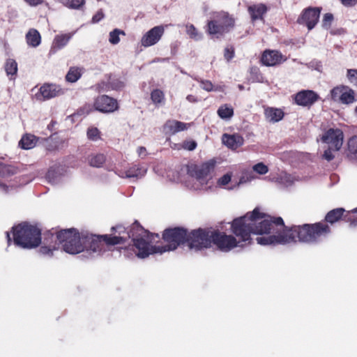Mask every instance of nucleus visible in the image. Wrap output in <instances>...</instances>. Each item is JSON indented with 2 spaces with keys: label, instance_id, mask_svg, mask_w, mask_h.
<instances>
[{
  "label": "nucleus",
  "instance_id": "c9c22d12",
  "mask_svg": "<svg viewBox=\"0 0 357 357\" xmlns=\"http://www.w3.org/2000/svg\"><path fill=\"white\" fill-rule=\"evenodd\" d=\"M80 69L77 67H70L66 75V79L68 82L74 83L81 77Z\"/></svg>",
  "mask_w": 357,
  "mask_h": 357
},
{
  "label": "nucleus",
  "instance_id": "f704fd0d",
  "mask_svg": "<svg viewBox=\"0 0 357 357\" xmlns=\"http://www.w3.org/2000/svg\"><path fill=\"white\" fill-rule=\"evenodd\" d=\"M218 116L222 119H228L233 116L234 109L227 104L221 105L217 111Z\"/></svg>",
  "mask_w": 357,
  "mask_h": 357
},
{
  "label": "nucleus",
  "instance_id": "6e6552de",
  "mask_svg": "<svg viewBox=\"0 0 357 357\" xmlns=\"http://www.w3.org/2000/svg\"><path fill=\"white\" fill-rule=\"evenodd\" d=\"M188 230L182 227L165 229L162 235L163 241L167 243L160 246L162 253L175 250L180 245L187 244Z\"/></svg>",
  "mask_w": 357,
  "mask_h": 357
},
{
  "label": "nucleus",
  "instance_id": "13d9d810",
  "mask_svg": "<svg viewBox=\"0 0 357 357\" xmlns=\"http://www.w3.org/2000/svg\"><path fill=\"white\" fill-rule=\"evenodd\" d=\"M8 167L0 162V176H3L8 172Z\"/></svg>",
  "mask_w": 357,
  "mask_h": 357
},
{
  "label": "nucleus",
  "instance_id": "6ab92c4d",
  "mask_svg": "<svg viewBox=\"0 0 357 357\" xmlns=\"http://www.w3.org/2000/svg\"><path fill=\"white\" fill-rule=\"evenodd\" d=\"M165 32L163 26H155L148 31L142 38L141 44L147 47L155 45L162 38Z\"/></svg>",
  "mask_w": 357,
  "mask_h": 357
},
{
  "label": "nucleus",
  "instance_id": "3c124183",
  "mask_svg": "<svg viewBox=\"0 0 357 357\" xmlns=\"http://www.w3.org/2000/svg\"><path fill=\"white\" fill-rule=\"evenodd\" d=\"M231 175L230 174H226L221 176L218 181V184L220 186H224L228 184L231 181Z\"/></svg>",
  "mask_w": 357,
  "mask_h": 357
},
{
  "label": "nucleus",
  "instance_id": "aec40b11",
  "mask_svg": "<svg viewBox=\"0 0 357 357\" xmlns=\"http://www.w3.org/2000/svg\"><path fill=\"white\" fill-rule=\"evenodd\" d=\"M215 165V161L211 160L202 163L200 166H192L188 169V172L190 176L195 177L198 180H202L206 178V176L214 169Z\"/></svg>",
  "mask_w": 357,
  "mask_h": 357
},
{
  "label": "nucleus",
  "instance_id": "e433bc0d",
  "mask_svg": "<svg viewBox=\"0 0 357 357\" xmlns=\"http://www.w3.org/2000/svg\"><path fill=\"white\" fill-rule=\"evenodd\" d=\"M151 99L156 106L164 103L165 98V94L160 89H153L151 93Z\"/></svg>",
  "mask_w": 357,
  "mask_h": 357
},
{
  "label": "nucleus",
  "instance_id": "4d7b16f0",
  "mask_svg": "<svg viewBox=\"0 0 357 357\" xmlns=\"http://www.w3.org/2000/svg\"><path fill=\"white\" fill-rule=\"evenodd\" d=\"M31 6H37L43 3V0H24Z\"/></svg>",
  "mask_w": 357,
  "mask_h": 357
},
{
  "label": "nucleus",
  "instance_id": "c85d7f7f",
  "mask_svg": "<svg viewBox=\"0 0 357 357\" xmlns=\"http://www.w3.org/2000/svg\"><path fill=\"white\" fill-rule=\"evenodd\" d=\"M248 11L250 15L251 20L255 22L257 20L263 19L264 15L267 12V7L265 4H253L248 8Z\"/></svg>",
  "mask_w": 357,
  "mask_h": 357
},
{
  "label": "nucleus",
  "instance_id": "e2e57ef3",
  "mask_svg": "<svg viewBox=\"0 0 357 357\" xmlns=\"http://www.w3.org/2000/svg\"><path fill=\"white\" fill-rule=\"evenodd\" d=\"M6 238H7L8 243L10 244L11 238H10L9 232H6Z\"/></svg>",
  "mask_w": 357,
  "mask_h": 357
},
{
  "label": "nucleus",
  "instance_id": "680f3d73",
  "mask_svg": "<svg viewBox=\"0 0 357 357\" xmlns=\"http://www.w3.org/2000/svg\"><path fill=\"white\" fill-rule=\"evenodd\" d=\"M138 154L141 155L142 154H144L146 153V149L143 146H140L138 148L137 150Z\"/></svg>",
  "mask_w": 357,
  "mask_h": 357
},
{
  "label": "nucleus",
  "instance_id": "de8ad7c7",
  "mask_svg": "<svg viewBox=\"0 0 357 357\" xmlns=\"http://www.w3.org/2000/svg\"><path fill=\"white\" fill-rule=\"evenodd\" d=\"M235 55V50L233 46L227 47L224 50V57L227 61H230Z\"/></svg>",
  "mask_w": 357,
  "mask_h": 357
},
{
  "label": "nucleus",
  "instance_id": "7c9ffc66",
  "mask_svg": "<svg viewBox=\"0 0 357 357\" xmlns=\"http://www.w3.org/2000/svg\"><path fill=\"white\" fill-rule=\"evenodd\" d=\"M37 141V138L34 135L26 134L19 142V146L25 150L31 149L36 146Z\"/></svg>",
  "mask_w": 357,
  "mask_h": 357
},
{
  "label": "nucleus",
  "instance_id": "8fccbe9b",
  "mask_svg": "<svg viewBox=\"0 0 357 357\" xmlns=\"http://www.w3.org/2000/svg\"><path fill=\"white\" fill-rule=\"evenodd\" d=\"M250 73L252 77L257 81L262 78V75L259 68L257 66H252L250 69Z\"/></svg>",
  "mask_w": 357,
  "mask_h": 357
},
{
  "label": "nucleus",
  "instance_id": "864d4df0",
  "mask_svg": "<svg viewBox=\"0 0 357 357\" xmlns=\"http://www.w3.org/2000/svg\"><path fill=\"white\" fill-rule=\"evenodd\" d=\"M347 77L351 82L357 80V70L349 69L347 70Z\"/></svg>",
  "mask_w": 357,
  "mask_h": 357
},
{
  "label": "nucleus",
  "instance_id": "20e7f679",
  "mask_svg": "<svg viewBox=\"0 0 357 357\" xmlns=\"http://www.w3.org/2000/svg\"><path fill=\"white\" fill-rule=\"evenodd\" d=\"M14 243L23 248H33L41 243V231L28 223L20 224L13 227Z\"/></svg>",
  "mask_w": 357,
  "mask_h": 357
},
{
  "label": "nucleus",
  "instance_id": "39448f33",
  "mask_svg": "<svg viewBox=\"0 0 357 357\" xmlns=\"http://www.w3.org/2000/svg\"><path fill=\"white\" fill-rule=\"evenodd\" d=\"M117 238L110 237L108 234L97 235L88 231H82L84 251L101 255L108 249L116 245Z\"/></svg>",
  "mask_w": 357,
  "mask_h": 357
},
{
  "label": "nucleus",
  "instance_id": "dca6fc26",
  "mask_svg": "<svg viewBox=\"0 0 357 357\" xmlns=\"http://www.w3.org/2000/svg\"><path fill=\"white\" fill-rule=\"evenodd\" d=\"M93 107L100 112L112 113L119 109V104L116 99L107 95H101L94 100Z\"/></svg>",
  "mask_w": 357,
  "mask_h": 357
},
{
  "label": "nucleus",
  "instance_id": "cd10ccee",
  "mask_svg": "<svg viewBox=\"0 0 357 357\" xmlns=\"http://www.w3.org/2000/svg\"><path fill=\"white\" fill-rule=\"evenodd\" d=\"M264 116L269 122L276 123L284 118V112L280 108L267 107L264 109Z\"/></svg>",
  "mask_w": 357,
  "mask_h": 357
},
{
  "label": "nucleus",
  "instance_id": "ea45409f",
  "mask_svg": "<svg viewBox=\"0 0 357 357\" xmlns=\"http://www.w3.org/2000/svg\"><path fill=\"white\" fill-rule=\"evenodd\" d=\"M186 31L190 38L194 40H199L201 35L199 33L197 28L193 24L186 26Z\"/></svg>",
  "mask_w": 357,
  "mask_h": 357
},
{
  "label": "nucleus",
  "instance_id": "f8f14e48",
  "mask_svg": "<svg viewBox=\"0 0 357 357\" xmlns=\"http://www.w3.org/2000/svg\"><path fill=\"white\" fill-rule=\"evenodd\" d=\"M212 243L220 250L224 252H228L236 247H239L237 239L233 235H228L219 230L213 231Z\"/></svg>",
  "mask_w": 357,
  "mask_h": 357
},
{
  "label": "nucleus",
  "instance_id": "2f4dec72",
  "mask_svg": "<svg viewBox=\"0 0 357 357\" xmlns=\"http://www.w3.org/2000/svg\"><path fill=\"white\" fill-rule=\"evenodd\" d=\"M146 172V169L139 165H132L126 172L127 178H138L143 176Z\"/></svg>",
  "mask_w": 357,
  "mask_h": 357
},
{
  "label": "nucleus",
  "instance_id": "473e14b6",
  "mask_svg": "<svg viewBox=\"0 0 357 357\" xmlns=\"http://www.w3.org/2000/svg\"><path fill=\"white\" fill-rule=\"evenodd\" d=\"M88 161L90 166L99 168L105 162L106 156L103 153L91 154L88 156Z\"/></svg>",
  "mask_w": 357,
  "mask_h": 357
},
{
  "label": "nucleus",
  "instance_id": "393cba45",
  "mask_svg": "<svg viewBox=\"0 0 357 357\" xmlns=\"http://www.w3.org/2000/svg\"><path fill=\"white\" fill-rule=\"evenodd\" d=\"M129 234L130 238H132V241H135L137 238L149 237V236L154 235L145 229L137 220H135L131 225L129 229Z\"/></svg>",
  "mask_w": 357,
  "mask_h": 357
},
{
  "label": "nucleus",
  "instance_id": "58836bf2",
  "mask_svg": "<svg viewBox=\"0 0 357 357\" xmlns=\"http://www.w3.org/2000/svg\"><path fill=\"white\" fill-rule=\"evenodd\" d=\"M125 35V32L122 30L115 29L109 33V41L113 45L118 44L120 41L119 35Z\"/></svg>",
  "mask_w": 357,
  "mask_h": 357
},
{
  "label": "nucleus",
  "instance_id": "37998d69",
  "mask_svg": "<svg viewBox=\"0 0 357 357\" xmlns=\"http://www.w3.org/2000/svg\"><path fill=\"white\" fill-rule=\"evenodd\" d=\"M108 85L113 90H120L124 87V83L119 79H109Z\"/></svg>",
  "mask_w": 357,
  "mask_h": 357
},
{
  "label": "nucleus",
  "instance_id": "49530a36",
  "mask_svg": "<svg viewBox=\"0 0 357 357\" xmlns=\"http://www.w3.org/2000/svg\"><path fill=\"white\" fill-rule=\"evenodd\" d=\"M253 170L259 174H265L268 172V168L263 162H259L254 165Z\"/></svg>",
  "mask_w": 357,
  "mask_h": 357
},
{
  "label": "nucleus",
  "instance_id": "b1692460",
  "mask_svg": "<svg viewBox=\"0 0 357 357\" xmlns=\"http://www.w3.org/2000/svg\"><path fill=\"white\" fill-rule=\"evenodd\" d=\"M222 141L229 149L236 150L243 144L244 139L238 134L225 133L222 135Z\"/></svg>",
  "mask_w": 357,
  "mask_h": 357
},
{
  "label": "nucleus",
  "instance_id": "1a4fd4ad",
  "mask_svg": "<svg viewBox=\"0 0 357 357\" xmlns=\"http://www.w3.org/2000/svg\"><path fill=\"white\" fill-rule=\"evenodd\" d=\"M212 238L213 231L208 229H193L188 231L187 245L190 250H201L211 247Z\"/></svg>",
  "mask_w": 357,
  "mask_h": 357
},
{
  "label": "nucleus",
  "instance_id": "5701e85b",
  "mask_svg": "<svg viewBox=\"0 0 357 357\" xmlns=\"http://www.w3.org/2000/svg\"><path fill=\"white\" fill-rule=\"evenodd\" d=\"M58 241L56 238L55 231H53V229L48 231L45 234L44 243L48 244V245H43L40 248L39 252L43 255H52L53 251L56 250V245L59 244Z\"/></svg>",
  "mask_w": 357,
  "mask_h": 357
},
{
  "label": "nucleus",
  "instance_id": "bf43d9fd",
  "mask_svg": "<svg viewBox=\"0 0 357 357\" xmlns=\"http://www.w3.org/2000/svg\"><path fill=\"white\" fill-rule=\"evenodd\" d=\"M186 99L189 101V102H197V99L196 98L192 96V95H188L187 97H186Z\"/></svg>",
  "mask_w": 357,
  "mask_h": 357
},
{
  "label": "nucleus",
  "instance_id": "4be33fe9",
  "mask_svg": "<svg viewBox=\"0 0 357 357\" xmlns=\"http://www.w3.org/2000/svg\"><path fill=\"white\" fill-rule=\"evenodd\" d=\"M192 123H184L177 120H167L162 126L163 132L167 135H174L178 132L188 130Z\"/></svg>",
  "mask_w": 357,
  "mask_h": 357
},
{
  "label": "nucleus",
  "instance_id": "412c9836",
  "mask_svg": "<svg viewBox=\"0 0 357 357\" xmlns=\"http://www.w3.org/2000/svg\"><path fill=\"white\" fill-rule=\"evenodd\" d=\"M285 60L282 54L278 50H266L263 52L261 57V63L266 66H275Z\"/></svg>",
  "mask_w": 357,
  "mask_h": 357
},
{
  "label": "nucleus",
  "instance_id": "6e6d98bb",
  "mask_svg": "<svg viewBox=\"0 0 357 357\" xmlns=\"http://www.w3.org/2000/svg\"><path fill=\"white\" fill-rule=\"evenodd\" d=\"M345 7H353L357 4V0H340Z\"/></svg>",
  "mask_w": 357,
  "mask_h": 357
},
{
  "label": "nucleus",
  "instance_id": "f3484780",
  "mask_svg": "<svg viewBox=\"0 0 357 357\" xmlns=\"http://www.w3.org/2000/svg\"><path fill=\"white\" fill-rule=\"evenodd\" d=\"M317 93L312 90H301L293 96V100L295 104L310 107L319 99Z\"/></svg>",
  "mask_w": 357,
  "mask_h": 357
},
{
  "label": "nucleus",
  "instance_id": "4c0bfd02",
  "mask_svg": "<svg viewBox=\"0 0 357 357\" xmlns=\"http://www.w3.org/2000/svg\"><path fill=\"white\" fill-rule=\"evenodd\" d=\"M5 70L8 75L14 76L17 72V63L12 59H9L6 61L5 64Z\"/></svg>",
  "mask_w": 357,
  "mask_h": 357
},
{
  "label": "nucleus",
  "instance_id": "9d476101",
  "mask_svg": "<svg viewBox=\"0 0 357 357\" xmlns=\"http://www.w3.org/2000/svg\"><path fill=\"white\" fill-rule=\"evenodd\" d=\"M331 100L342 105H351L356 102L355 91L349 86L340 84L330 91Z\"/></svg>",
  "mask_w": 357,
  "mask_h": 357
},
{
  "label": "nucleus",
  "instance_id": "69168bd1",
  "mask_svg": "<svg viewBox=\"0 0 357 357\" xmlns=\"http://www.w3.org/2000/svg\"><path fill=\"white\" fill-rule=\"evenodd\" d=\"M355 112L357 114V106L355 108Z\"/></svg>",
  "mask_w": 357,
  "mask_h": 357
},
{
  "label": "nucleus",
  "instance_id": "72a5a7b5",
  "mask_svg": "<svg viewBox=\"0 0 357 357\" xmlns=\"http://www.w3.org/2000/svg\"><path fill=\"white\" fill-rule=\"evenodd\" d=\"M347 155L351 159H357V135L349 138L348 143Z\"/></svg>",
  "mask_w": 357,
  "mask_h": 357
},
{
  "label": "nucleus",
  "instance_id": "a19ab883",
  "mask_svg": "<svg viewBox=\"0 0 357 357\" xmlns=\"http://www.w3.org/2000/svg\"><path fill=\"white\" fill-rule=\"evenodd\" d=\"M333 19L334 17L332 13H328L324 14L322 20L323 28L326 29H328L329 28H331Z\"/></svg>",
  "mask_w": 357,
  "mask_h": 357
},
{
  "label": "nucleus",
  "instance_id": "a211bd4d",
  "mask_svg": "<svg viewBox=\"0 0 357 357\" xmlns=\"http://www.w3.org/2000/svg\"><path fill=\"white\" fill-rule=\"evenodd\" d=\"M321 140L333 147L335 151H338L343 143V132L340 129L330 128L322 136Z\"/></svg>",
  "mask_w": 357,
  "mask_h": 357
},
{
  "label": "nucleus",
  "instance_id": "ddd939ff",
  "mask_svg": "<svg viewBox=\"0 0 357 357\" xmlns=\"http://www.w3.org/2000/svg\"><path fill=\"white\" fill-rule=\"evenodd\" d=\"M321 8L308 7L305 8L297 19V23L305 26L308 30L315 27L319 20Z\"/></svg>",
  "mask_w": 357,
  "mask_h": 357
},
{
  "label": "nucleus",
  "instance_id": "f03ea898",
  "mask_svg": "<svg viewBox=\"0 0 357 357\" xmlns=\"http://www.w3.org/2000/svg\"><path fill=\"white\" fill-rule=\"evenodd\" d=\"M259 213V208L256 207L252 212L234 218L230 224V230L237 239L239 247H243L252 243L251 234H254L253 226Z\"/></svg>",
  "mask_w": 357,
  "mask_h": 357
},
{
  "label": "nucleus",
  "instance_id": "4468645a",
  "mask_svg": "<svg viewBox=\"0 0 357 357\" xmlns=\"http://www.w3.org/2000/svg\"><path fill=\"white\" fill-rule=\"evenodd\" d=\"M153 236L142 237L132 241L139 257L144 258L150 254L162 253L160 245H151Z\"/></svg>",
  "mask_w": 357,
  "mask_h": 357
},
{
  "label": "nucleus",
  "instance_id": "5fc2aeb1",
  "mask_svg": "<svg viewBox=\"0 0 357 357\" xmlns=\"http://www.w3.org/2000/svg\"><path fill=\"white\" fill-rule=\"evenodd\" d=\"M105 15L102 9L97 11V13L93 16L91 22L93 23H98L102 19H103Z\"/></svg>",
  "mask_w": 357,
  "mask_h": 357
},
{
  "label": "nucleus",
  "instance_id": "c03bdc74",
  "mask_svg": "<svg viewBox=\"0 0 357 357\" xmlns=\"http://www.w3.org/2000/svg\"><path fill=\"white\" fill-rule=\"evenodd\" d=\"M63 3L69 8H79L84 4L85 0H64Z\"/></svg>",
  "mask_w": 357,
  "mask_h": 357
},
{
  "label": "nucleus",
  "instance_id": "0e129e2a",
  "mask_svg": "<svg viewBox=\"0 0 357 357\" xmlns=\"http://www.w3.org/2000/svg\"><path fill=\"white\" fill-rule=\"evenodd\" d=\"M353 212L354 213V218L357 219V208L355 209H353Z\"/></svg>",
  "mask_w": 357,
  "mask_h": 357
},
{
  "label": "nucleus",
  "instance_id": "0eeeda50",
  "mask_svg": "<svg viewBox=\"0 0 357 357\" xmlns=\"http://www.w3.org/2000/svg\"><path fill=\"white\" fill-rule=\"evenodd\" d=\"M259 213L255 220L253 226L254 234H269L277 233L280 229L282 232L287 227L284 225L283 219L281 217H274L265 213H261L259 210Z\"/></svg>",
  "mask_w": 357,
  "mask_h": 357
},
{
  "label": "nucleus",
  "instance_id": "603ef678",
  "mask_svg": "<svg viewBox=\"0 0 357 357\" xmlns=\"http://www.w3.org/2000/svg\"><path fill=\"white\" fill-rule=\"evenodd\" d=\"M335 151L333 147L329 146L326 150H325L323 158L326 159L327 161H331L334 158V155L333 151Z\"/></svg>",
  "mask_w": 357,
  "mask_h": 357
},
{
  "label": "nucleus",
  "instance_id": "2eb2a0df",
  "mask_svg": "<svg viewBox=\"0 0 357 357\" xmlns=\"http://www.w3.org/2000/svg\"><path fill=\"white\" fill-rule=\"evenodd\" d=\"M64 89L61 86L53 83H44L35 94L36 100L44 101L61 96Z\"/></svg>",
  "mask_w": 357,
  "mask_h": 357
},
{
  "label": "nucleus",
  "instance_id": "7ed1b4c3",
  "mask_svg": "<svg viewBox=\"0 0 357 357\" xmlns=\"http://www.w3.org/2000/svg\"><path fill=\"white\" fill-rule=\"evenodd\" d=\"M236 26L235 17L228 12L221 10L208 20L206 33L212 39H220L229 33Z\"/></svg>",
  "mask_w": 357,
  "mask_h": 357
},
{
  "label": "nucleus",
  "instance_id": "09e8293b",
  "mask_svg": "<svg viewBox=\"0 0 357 357\" xmlns=\"http://www.w3.org/2000/svg\"><path fill=\"white\" fill-rule=\"evenodd\" d=\"M197 144L195 140H185L182 143V148L188 151H193L197 148Z\"/></svg>",
  "mask_w": 357,
  "mask_h": 357
},
{
  "label": "nucleus",
  "instance_id": "423d86ee",
  "mask_svg": "<svg viewBox=\"0 0 357 357\" xmlns=\"http://www.w3.org/2000/svg\"><path fill=\"white\" fill-rule=\"evenodd\" d=\"M55 234L58 243L62 245L66 252L76 255L84 252L82 232L79 233L77 229H60L55 231Z\"/></svg>",
  "mask_w": 357,
  "mask_h": 357
},
{
  "label": "nucleus",
  "instance_id": "bb28decb",
  "mask_svg": "<svg viewBox=\"0 0 357 357\" xmlns=\"http://www.w3.org/2000/svg\"><path fill=\"white\" fill-rule=\"evenodd\" d=\"M112 234H109L110 237L117 238L118 243L116 245L124 243L130 238L129 230L128 231L125 227L119 225L111 228Z\"/></svg>",
  "mask_w": 357,
  "mask_h": 357
},
{
  "label": "nucleus",
  "instance_id": "79ce46f5",
  "mask_svg": "<svg viewBox=\"0 0 357 357\" xmlns=\"http://www.w3.org/2000/svg\"><path fill=\"white\" fill-rule=\"evenodd\" d=\"M100 132L97 128L91 127L87 130V137L89 139L96 141L100 138Z\"/></svg>",
  "mask_w": 357,
  "mask_h": 357
},
{
  "label": "nucleus",
  "instance_id": "f257e3e1",
  "mask_svg": "<svg viewBox=\"0 0 357 357\" xmlns=\"http://www.w3.org/2000/svg\"><path fill=\"white\" fill-rule=\"evenodd\" d=\"M331 234V227L323 221L305 223L285 227L283 232L278 235L258 236L257 243L262 245L287 244L290 243H317Z\"/></svg>",
  "mask_w": 357,
  "mask_h": 357
},
{
  "label": "nucleus",
  "instance_id": "a18cd8bd",
  "mask_svg": "<svg viewBox=\"0 0 357 357\" xmlns=\"http://www.w3.org/2000/svg\"><path fill=\"white\" fill-rule=\"evenodd\" d=\"M199 82L201 84L202 89L206 91L209 92L213 91H217V89L214 88L213 84L209 80L201 79Z\"/></svg>",
  "mask_w": 357,
  "mask_h": 357
},
{
  "label": "nucleus",
  "instance_id": "c756f323",
  "mask_svg": "<svg viewBox=\"0 0 357 357\" xmlns=\"http://www.w3.org/2000/svg\"><path fill=\"white\" fill-rule=\"evenodd\" d=\"M26 40L28 45L36 47L41 43V36L39 31L36 29H30L26 34Z\"/></svg>",
  "mask_w": 357,
  "mask_h": 357
},
{
  "label": "nucleus",
  "instance_id": "9b49d317",
  "mask_svg": "<svg viewBox=\"0 0 357 357\" xmlns=\"http://www.w3.org/2000/svg\"><path fill=\"white\" fill-rule=\"evenodd\" d=\"M340 220L350 222L351 226H357V219L354 218L353 210L347 211L343 208H336L329 211L325 215L324 220L322 221L330 226Z\"/></svg>",
  "mask_w": 357,
  "mask_h": 357
},
{
  "label": "nucleus",
  "instance_id": "052dcab7",
  "mask_svg": "<svg viewBox=\"0 0 357 357\" xmlns=\"http://www.w3.org/2000/svg\"><path fill=\"white\" fill-rule=\"evenodd\" d=\"M172 149L174 150H181L182 148V144H174L171 146Z\"/></svg>",
  "mask_w": 357,
  "mask_h": 357
},
{
  "label": "nucleus",
  "instance_id": "a878e982",
  "mask_svg": "<svg viewBox=\"0 0 357 357\" xmlns=\"http://www.w3.org/2000/svg\"><path fill=\"white\" fill-rule=\"evenodd\" d=\"M71 38V33H63L56 35L52 42L50 53L55 54L58 50L63 48L68 44Z\"/></svg>",
  "mask_w": 357,
  "mask_h": 357
}]
</instances>
